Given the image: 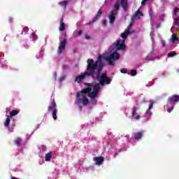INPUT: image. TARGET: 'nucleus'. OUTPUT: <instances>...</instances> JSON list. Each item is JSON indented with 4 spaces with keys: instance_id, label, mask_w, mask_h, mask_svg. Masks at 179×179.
I'll return each mask as SVG.
<instances>
[{
    "instance_id": "obj_15",
    "label": "nucleus",
    "mask_w": 179,
    "mask_h": 179,
    "mask_svg": "<svg viewBox=\"0 0 179 179\" xmlns=\"http://www.w3.org/2000/svg\"><path fill=\"white\" fill-rule=\"evenodd\" d=\"M59 30L60 31H64V30H65V23H64V16H62L60 20V26H59Z\"/></svg>"
},
{
    "instance_id": "obj_24",
    "label": "nucleus",
    "mask_w": 179,
    "mask_h": 179,
    "mask_svg": "<svg viewBox=\"0 0 179 179\" xmlns=\"http://www.w3.org/2000/svg\"><path fill=\"white\" fill-rule=\"evenodd\" d=\"M136 73H138L136 70H131V76H136Z\"/></svg>"
},
{
    "instance_id": "obj_2",
    "label": "nucleus",
    "mask_w": 179,
    "mask_h": 179,
    "mask_svg": "<svg viewBox=\"0 0 179 179\" xmlns=\"http://www.w3.org/2000/svg\"><path fill=\"white\" fill-rule=\"evenodd\" d=\"M87 67L90 69L94 75H96V69H97V73L96 75V80L100 82V83L103 85L104 83L107 85H110L111 83V78L107 76L106 73L101 74V71H103V68H104V63H103V56L99 55L98 57V59L94 62L93 59H88L87 61Z\"/></svg>"
},
{
    "instance_id": "obj_1",
    "label": "nucleus",
    "mask_w": 179,
    "mask_h": 179,
    "mask_svg": "<svg viewBox=\"0 0 179 179\" xmlns=\"http://www.w3.org/2000/svg\"><path fill=\"white\" fill-rule=\"evenodd\" d=\"M99 82V83H95L92 85V88L90 87H87L82 90L80 92H78L76 94V99L74 101L75 104H83V106H87V104L89 103V99H87V94L88 97H90L91 100H94V99L97 98L99 92H100V90H101V87L104 86V85H110L107 84V83H104L102 85L100 83V81Z\"/></svg>"
},
{
    "instance_id": "obj_29",
    "label": "nucleus",
    "mask_w": 179,
    "mask_h": 179,
    "mask_svg": "<svg viewBox=\"0 0 179 179\" xmlns=\"http://www.w3.org/2000/svg\"><path fill=\"white\" fill-rule=\"evenodd\" d=\"M177 12H178V8L177 7L175 8L174 10H173V13L175 15H177Z\"/></svg>"
},
{
    "instance_id": "obj_30",
    "label": "nucleus",
    "mask_w": 179,
    "mask_h": 179,
    "mask_svg": "<svg viewBox=\"0 0 179 179\" xmlns=\"http://www.w3.org/2000/svg\"><path fill=\"white\" fill-rule=\"evenodd\" d=\"M173 108H174V106H171V108H169L167 110V111H168L169 113H171V111H173Z\"/></svg>"
},
{
    "instance_id": "obj_6",
    "label": "nucleus",
    "mask_w": 179,
    "mask_h": 179,
    "mask_svg": "<svg viewBox=\"0 0 179 179\" xmlns=\"http://www.w3.org/2000/svg\"><path fill=\"white\" fill-rule=\"evenodd\" d=\"M68 43V40L64 38L60 43H59V45L57 48V54L61 55V54H64V52H65V49L66 48V44Z\"/></svg>"
},
{
    "instance_id": "obj_18",
    "label": "nucleus",
    "mask_w": 179,
    "mask_h": 179,
    "mask_svg": "<svg viewBox=\"0 0 179 179\" xmlns=\"http://www.w3.org/2000/svg\"><path fill=\"white\" fill-rule=\"evenodd\" d=\"M19 113H20V110H13L11 112H10V115L8 116L12 118V117H15V115H17Z\"/></svg>"
},
{
    "instance_id": "obj_28",
    "label": "nucleus",
    "mask_w": 179,
    "mask_h": 179,
    "mask_svg": "<svg viewBox=\"0 0 179 179\" xmlns=\"http://www.w3.org/2000/svg\"><path fill=\"white\" fill-rule=\"evenodd\" d=\"M65 76H62V77H59V82H63V80H65Z\"/></svg>"
},
{
    "instance_id": "obj_42",
    "label": "nucleus",
    "mask_w": 179,
    "mask_h": 179,
    "mask_svg": "<svg viewBox=\"0 0 179 179\" xmlns=\"http://www.w3.org/2000/svg\"><path fill=\"white\" fill-rule=\"evenodd\" d=\"M43 162H44V159H42L41 161H39V164H43Z\"/></svg>"
},
{
    "instance_id": "obj_41",
    "label": "nucleus",
    "mask_w": 179,
    "mask_h": 179,
    "mask_svg": "<svg viewBox=\"0 0 179 179\" xmlns=\"http://www.w3.org/2000/svg\"><path fill=\"white\" fill-rule=\"evenodd\" d=\"M8 20H9L10 23H12V22H13V19L10 18V17L9 18Z\"/></svg>"
},
{
    "instance_id": "obj_39",
    "label": "nucleus",
    "mask_w": 179,
    "mask_h": 179,
    "mask_svg": "<svg viewBox=\"0 0 179 179\" xmlns=\"http://www.w3.org/2000/svg\"><path fill=\"white\" fill-rule=\"evenodd\" d=\"M161 44H162V47H166V43H164V41H162L161 42Z\"/></svg>"
},
{
    "instance_id": "obj_9",
    "label": "nucleus",
    "mask_w": 179,
    "mask_h": 179,
    "mask_svg": "<svg viewBox=\"0 0 179 179\" xmlns=\"http://www.w3.org/2000/svg\"><path fill=\"white\" fill-rule=\"evenodd\" d=\"M101 15H103V10H101V9H99L96 13V15H95V17L93 18V20L92 21H90L89 23H87V24H93V23H94V22H97V20H99V19L100 18V16H101Z\"/></svg>"
},
{
    "instance_id": "obj_12",
    "label": "nucleus",
    "mask_w": 179,
    "mask_h": 179,
    "mask_svg": "<svg viewBox=\"0 0 179 179\" xmlns=\"http://www.w3.org/2000/svg\"><path fill=\"white\" fill-rule=\"evenodd\" d=\"M115 15H117V12L112 10L110 11V14L109 15V20H110V23L113 24L114 22H115Z\"/></svg>"
},
{
    "instance_id": "obj_11",
    "label": "nucleus",
    "mask_w": 179,
    "mask_h": 179,
    "mask_svg": "<svg viewBox=\"0 0 179 179\" xmlns=\"http://www.w3.org/2000/svg\"><path fill=\"white\" fill-rule=\"evenodd\" d=\"M143 137V131H138L133 134V138H134L136 141H141V139H142Z\"/></svg>"
},
{
    "instance_id": "obj_25",
    "label": "nucleus",
    "mask_w": 179,
    "mask_h": 179,
    "mask_svg": "<svg viewBox=\"0 0 179 179\" xmlns=\"http://www.w3.org/2000/svg\"><path fill=\"white\" fill-rule=\"evenodd\" d=\"M174 24L179 27V18H176L174 20Z\"/></svg>"
},
{
    "instance_id": "obj_21",
    "label": "nucleus",
    "mask_w": 179,
    "mask_h": 179,
    "mask_svg": "<svg viewBox=\"0 0 179 179\" xmlns=\"http://www.w3.org/2000/svg\"><path fill=\"white\" fill-rule=\"evenodd\" d=\"M136 17H141V16H143V13H142V11H141V10H138L136 13H135V15Z\"/></svg>"
},
{
    "instance_id": "obj_27",
    "label": "nucleus",
    "mask_w": 179,
    "mask_h": 179,
    "mask_svg": "<svg viewBox=\"0 0 179 179\" xmlns=\"http://www.w3.org/2000/svg\"><path fill=\"white\" fill-rule=\"evenodd\" d=\"M120 72L122 73H127V72H128V70H127V69H120Z\"/></svg>"
},
{
    "instance_id": "obj_22",
    "label": "nucleus",
    "mask_w": 179,
    "mask_h": 179,
    "mask_svg": "<svg viewBox=\"0 0 179 179\" xmlns=\"http://www.w3.org/2000/svg\"><path fill=\"white\" fill-rule=\"evenodd\" d=\"M15 145H17V146H20L21 143H22V138H17L15 140Z\"/></svg>"
},
{
    "instance_id": "obj_35",
    "label": "nucleus",
    "mask_w": 179,
    "mask_h": 179,
    "mask_svg": "<svg viewBox=\"0 0 179 179\" xmlns=\"http://www.w3.org/2000/svg\"><path fill=\"white\" fill-rule=\"evenodd\" d=\"M41 148L42 149V150H45L46 147H45V145H42L41 146Z\"/></svg>"
},
{
    "instance_id": "obj_36",
    "label": "nucleus",
    "mask_w": 179,
    "mask_h": 179,
    "mask_svg": "<svg viewBox=\"0 0 179 179\" xmlns=\"http://www.w3.org/2000/svg\"><path fill=\"white\" fill-rule=\"evenodd\" d=\"M146 2H148V0H143L141 1V5H145V3H146Z\"/></svg>"
},
{
    "instance_id": "obj_7",
    "label": "nucleus",
    "mask_w": 179,
    "mask_h": 179,
    "mask_svg": "<svg viewBox=\"0 0 179 179\" xmlns=\"http://www.w3.org/2000/svg\"><path fill=\"white\" fill-rule=\"evenodd\" d=\"M131 27H132V24H130L125 29V32L121 34V37L122 39H120V40H124V43H125V40H127L129 34H133V33H135V31H131Z\"/></svg>"
},
{
    "instance_id": "obj_10",
    "label": "nucleus",
    "mask_w": 179,
    "mask_h": 179,
    "mask_svg": "<svg viewBox=\"0 0 179 179\" xmlns=\"http://www.w3.org/2000/svg\"><path fill=\"white\" fill-rule=\"evenodd\" d=\"M169 103H178L179 101V95H173L168 99Z\"/></svg>"
},
{
    "instance_id": "obj_23",
    "label": "nucleus",
    "mask_w": 179,
    "mask_h": 179,
    "mask_svg": "<svg viewBox=\"0 0 179 179\" xmlns=\"http://www.w3.org/2000/svg\"><path fill=\"white\" fill-rule=\"evenodd\" d=\"M176 55H177V53H176V52H169V53L168 54V57H169V58H171V57H174V56Z\"/></svg>"
},
{
    "instance_id": "obj_45",
    "label": "nucleus",
    "mask_w": 179,
    "mask_h": 179,
    "mask_svg": "<svg viewBox=\"0 0 179 179\" xmlns=\"http://www.w3.org/2000/svg\"><path fill=\"white\" fill-rule=\"evenodd\" d=\"M149 1V0H147V1Z\"/></svg>"
},
{
    "instance_id": "obj_26",
    "label": "nucleus",
    "mask_w": 179,
    "mask_h": 179,
    "mask_svg": "<svg viewBox=\"0 0 179 179\" xmlns=\"http://www.w3.org/2000/svg\"><path fill=\"white\" fill-rule=\"evenodd\" d=\"M45 157H52V152H49L48 154H46Z\"/></svg>"
},
{
    "instance_id": "obj_37",
    "label": "nucleus",
    "mask_w": 179,
    "mask_h": 179,
    "mask_svg": "<svg viewBox=\"0 0 179 179\" xmlns=\"http://www.w3.org/2000/svg\"><path fill=\"white\" fill-rule=\"evenodd\" d=\"M85 38H86V40H90V36L86 34L85 35Z\"/></svg>"
},
{
    "instance_id": "obj_19",
    "label": "nucleus",
    "mask_w": 179,
    "mask_h": 179,
    "mask_svg": "<svg viewBox=\"0 0 179 179\" xmlns=\"http://www.w3.org/2000/svg\"><path fill=\"white\" fill-rule=\"evenodd\" d=\"M171 41L173 43H176V41H178V37L177 36V35L176 34H172Z\"/></svg>"
},
{
    "instance_id": "obj_3",
    "label": "nucleus",
    "mask_w": 179,
    "mask_h": 179,
    "mask_svg": "<svg viewBox=\"0 0 179 179\" xmlns=\"http://www.w3.org/2000/svg\"><path fill=\"white\" fill-rule=\"evenodd\" d=\"M125 42L124 40H118L116 41L113 45L110 47V51H115L112 54L109 55L107 57H103V59L107 61L108 65L109 66H114L115 64L114 63L115 61H118L120 59V55L117 51H123L125 50Z\"/></svg>"
},
{
    "instance_id": "obj_5",
    "label": "nucleus",
    "mask_w": 179,
    "mask_h": 179,
    "mask_svg": "<svg viewBox=\"0 0 179 179\" xmlns=\"http://www.w3.org/2000/svg\"><path fill=\"white\" fill-rule=\"evenodd\" d=\"M50 111H52V115L53 120H57V103L55 99H50V106H49Z\"/></svg>"
},
{
    "instance_id": "obj_8",
    "label": "nucleus",
    "mask_w": 179,
    "mask_h": 179,
    "mask_svg": "<svg viewBox=\"0 0 179 179\" xmlns=\"http://www.w3.org/2000/svg\"><path fill=\"white\" fill-rule=\"evenodd\" d=\"M119 3L122 8L124 12H127L129 8V4L128 3V0H118Z\"/></svg>"
},
{
    "instance_id": "obj_33",
    "label": "nucleus",
    "mask_w": 179,
    "mask_h": 179,
    "mask_svg": "<svg viewBox=\"0 0 179 179\" xmlns=\"http://www.w3.org/2000/svg\"><path fill=\"white\" fill-rule=\"evenodd\" d=\"M51 160V157H45V162H50Z\"/></svg>"
},
{
    "instance_id": "obj_13",
    "label": "nucleus",
    "mask_w": 179,
    "mask_h": 179,
    "mask_svg": "<svg viewBox=\"0 0 179 179\" xmlns=\"http://www.w3.org/2000/svg\"><path fill=\"white\" fill-rule=\"evenodd\" d=\"M94 162H95V164H96L97 166H100V164H103V162H104V158L94 157Z\"/></svg>"
},
{
    "instance_id": "obj_32",
    "label": "nucleus",
    "mask_w": 179,
    "mask_h": 179,
    "mask_svg": "<svg viewBox=\"0 0 179 179\" xmlns=\"http://www.w3.org/2000/svg\"><path fill=\"white\" fill-rule=\"evenodd\" d=\"M148 108H150V109H151V110H152V108H153V103H150L149 104Z\"/></svg>"
},
{
    "instance_id": "obj_17",
    "label": "nucleus",
    "mask_w": 179,
    "mask_h": 179,
    "mask_svg": "<svg viewBox=\"0 0 179 179\" xmlns=\"http://www.w3.org/2000/svg\"><path fill=\"white\" fill-rule=\"evenodd\" d=\"M10 124V116L7 115V117L4 122V125L6 128H9Z\"/></svg>"
},
{
    "instance_id": "obj_31",
    "label": "nucleus",
    "mask_w": 179,
    "mask_h": 179,
    "mask_svg": "<svg viewBox=\"0 0 179 179\" xmlns=\"http://www.w3.org/2000/svg\"><path fill=\"white\" fill-rule=\"evenodd\" d=\"M83 33V30L78 31V36H82Z\"/></svg>"
},
{
    "instance_id": "obj_40",
    "label": "nucleus",
    "mask_w": 179,
    "mask_h": 179,
    "mask_svg": "<svg viewBox=\"0 0 179 179\" xmlns=\"http://www.w3.org/2000/svg\"><path fill=\"white\" fill-rule=\"evenodd\" d=\"M85 86H92V84H90L89 83H85Z\"/></svg>"
},
{
    "instance_id": "obj_43",
    "label": "nucleus",
    "mask_w": 179,
    "mask_h": 179,
    "mask_svg": "<svg viewBox=\"0 0 179 179\" xmlns=\"http://www.w3.org/2000/svg\"><path fill=\"white\" fill-rule=\"evenodd\" d=\"M31 36H32V37H34V36H36V34L33 33V34H31Z\"/></svg>"
},
{
    "instance_id": "obj_14",
    "label": "nucleus",
    "mask_w": 179,
    "mask_h": 179,
    "mask_svg": "<svg viewBox=\"0 0 179 179\" xmlns=\"http://www.w3.org/2000/svg\"><path fill=\"white\" fill-rule=\"evenodd\" d=\"M132 110V117L134 120H140L141 115H138V112H136V107L133 108Z\"/></svg>"
},
{
    "instance_id": "obj_44",
    "label": "nucleus",
    "mask_w": 179,
    "mask_h": 179,
    "mask_svg": "<svg viewBox=\"0 0 179 179\" xmlns=\"http://www.w3.org/2000/svg\"><path fill=\"white\" fill-rule=\"evenodd\" d=\"M80 110H82V106L80 107Z\"/></svg>"
},
{
    "instance_id": "obj_38",
    "label": "nucleus",
    "mask_w": 179,
    "mask_h": 179,
    "mask_svg": "<svg viewBox=\"0 0 179 179\" xmlns=\"http://www.w3.org/2000/svg\"><path fill=\"white\" fill-rule=\"evenodd\" d=\"M150 108H148L147 110L145 111V114H149V113H150Z\"/></svg>"
},
{
    "instance_id": "obj_34",
    "label": "nucleus",
    "mask_w": 179,
    "mask_h": 179,
    "mask_svg": "<svg viewBox=\"0 0 179 179\" xmlns=\"http://www.w3.org/2000/svg\"><path fill=\"white\" fill-rule=\"evenodd\" d=\"M102 23H103V24H107V20L103 19V20H102Z\"/></svg>"
},
{
    "instance_id": "obj_20",
    "label": "nucleus",
    "mask_w": 179,
    "mask_h": 179,
    "mask_svg": "<svg viewBox=\"0 0 179 179\" xmlns=\"http://www.w3.org/2000/svg\"><path fill=\"white\" fill-rule=\"evenodd\" d=\"M120 2L118 1V0L115 3L114 5V11L117 12V10H120Z\"/></svg>"
},
{
    "instance_id": "obj_4",
    "label": "nucleus",
    "mask_w": 179,
    "mask_h": 179,
    "mask_svg": "<svg viewBox=\"0 0 179 179\" xmlns=\"http://www.w3.org/2000/svg\"><path fill=\"white\" fill-rule=\"evenodd\" d=\"M86 76H92L94 80H96V76L94 77V74L92 70L87 66L85 72L84 73H81L80 76H77L75 79V82H77V83H80V82H82V80H83Z\"/></svg>"
},
{
    "instance_id": "obj_16",
    "label": "nucleus",
    "mask_w": 179,
    "mask_h": 179,
    "mask_svg": "<svg viewBox=\"0 0 179 179\" xmlns=\"http://www.w3.org/2000/svg\"><path fill=\"white\" fill-rule=\"evenodd\" d=\"M69 3V1H62L59 2V5L62 6V8H64V9H66V6H68V3Z\"/></svg>"
}]
</instances>
